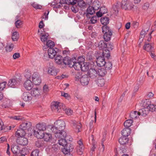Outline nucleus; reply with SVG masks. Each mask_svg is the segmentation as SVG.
<instances>
[{"instance_id":"obj_1","label":"nucleus","mask_w":156,"mask_h":156,"mask_svg":"<svg viewBox=\"0 0 156 156\" xmlns=\"http://www.w3.org/2000/svg\"><path fill=\"white\" fill-rule=\"evenodd\" d=\"M55 45L54 42L51 40H48L46 42V46L49 48L48 50V55L50 58H53L58 50L57 48H53Z\"/></svg>"},{"instance_id":"obj_2","label":"nucleus","mask_w":156,"mask_h":156,"mask_svg":"<svg viewBox=\"0 0 156 156\" xmlns=\"http://www.w3.org/2000/svg\"><path fill=\"white\" fill-rule=\"evenodd\" d=\"M153 102L151 103L149 99H144L141 102V104L143 107L147 108L149 111L154 112L156 111V98L153 100Z\"/></svg>"},{"instance_id":"obj_3","label":"nucleus","mask_w":156,"mask_h":156,"mask_svg":"<svg viewBox=\"0 0 156 156\" xmlns=\"http://www.w3.org/2000/svg\"><path fill=\"white\" fill-rule=\"evenodd\" d=\"M102 31L104 35V38L105 41L110 40L112 34V32L110 28L107 26H103L102 27Z\"/></svg>"},{"instance_id":"obj_4","label":"nucleus","mask_w":156,"mask_h":156,"mask_svg":"<svg viewBox=\"0 0 156 156\" xmlns=\"http://www.w3.org/2000/svg\"><path fill=\"white\" fill-rule=\"evenodd\" d=\"M121 5L122 9L125 10H131L134 8V6L132 2L128 0H122Z\"/></svg>"},{"instance_id":"obj_5","label":"nucleus","mask_w":156,"mask_h":156,"mask_svg":"<svg viewBox=\"0 0 156 156\" xmlns=\"http://www.w3.org/2000/svg\"><path fill=\"white\" fill-rule=\"evenodd\" d=\"M58 144L60 145H61L64 147L65 150L67 151H69V152L72 151L73 147L70 146V147H68L67 142L66 140V138H62L59 139L58 140Z\"/></svg>"},{"instance_id":"obj_6","label":"nucleus","mask_w":156,"mask_h":156,"mask_svg":"<svg viewBox=\"0 0 156 156\" xmlns=\"http://www.w3.org/2000/svg\"><path fill=\"white\" fill-rule=\"evenodd\" d=\"M119 141L121 145L125 146L127 147H129L132 144L131 141H129L127 137L121 136L119 138Z\"/></svg>"},{"instance_id":"obj_7","label":"nucleus","mask_w":156,"mask_h":156,"mask_svg":"<svg viewBox=\"0 0 156 156\" xmlns=\"http://www.w3.org/2000/svg\"><path fill=\"white\" fill-rule=\"evenodd\" d=\"M106 46H107L106 48L105 52H103V56H105L108 59L110 56L109 52L110 50H112L113 49V45L112 43H106Z\"/></svg>"},{"instance_id":"obj_8","label":"nucleus","mask_w":156,"mask_h":156,"mask_svg":"<svg viewBox=\"0 0 156 156\" xmlns=\"http://www.w3.org/2000/svg\"><path fill=\"white\" fill-rule=\"evenodd\" d=\"M33 83L35 85H39L41 82V79L39 73L34 72L32 76Z\"/></svg>"},{"instance_id":"obj_9","label":"nucleus","mask_w":156,"mask_h":156,"mask_svg":"<svg viewBox=\"0 0 156 156\" xmlns=\"http://www.w3.org/2000/svg\"><path fill=\"white\" fill-rule=\"evenodd\" d=\"M62 103L58 102H54L51 103V108L52 111L59 112L61 109V105Z\"/></svg>"},{"instance_id":"obj_10","label":"nucleus","mask_w":156,"mask_h":156,"mask_svg":"<svg viewBox=\"0 0 156 156\" xmlns=\"http://www.w3.org/2000/svg\"><path fill=\"white\" fill-rule=\"evenodd\" d=\"M76 61V59L75 58H70L68 57H66L62 59V63H63L65 65H68L69 67L72 66L71 65L74 61Z\"/></svg>"},{"instance_id":"obj_11","label":"nucleus","mask_w":156,"mask_h":156,"mask_svg":"<svg viewBox=\"0 0 156 156\" xmlns=\"http://www.w3.org/2000/svg\"><path fill=\"white\" fill-rule=\"evenodd\" d=\"M78 145L76 147L77 152L78 154L81 155L83 153L84 146L81 139L77 141Z\"/></svg>"},{"instance_id":"obj_12","label":"nucleus","mask_w":156,"mask_h":156,"mask_svg":"<svg viewBox=\"0 0 156 156\" xmlns=\"http://www.w3.org/2000/svg\"><path fill=\"white\" fill-rule=\"evenodd\" d=\"M19 81L16 78L11 79L9 80L7 85L9 87L15 88L19 84Z\"/></svg>"},{"instance_id":"obj_13","label":"nucleus","mask_w":156,"mask_h":156,"mask_svg":"<svg viewBox=\"0 0 156 156\" xmlns=\"http://www.w3.org/2000/svg\"><path fill=\"white\" fill-rule=\"evenodd\" d=\"M55 125L56 126V127L58 129L59 131L64 130L65 126V122L61 120H58L56 122H55Z\"/></svg>"},{"instance_id":"obj_14","label":"nucleus","mask_w":156,"mask_h":156,"mask_svg":"<svg viewBox=\"0 0 156 156\" xmlns=\"http://www.w3.org/2000/svg\"><path fill=\"white\" fill-rule=\"evenodd\" d=\"M105 57H106L103 56V53L102 52V56H99L97 58L96 63L98 66L101 67L105 65L106 62L105 60Z\"/></svg>"},{"instance_id":"obj_15","label":"nucleus","mask_w":156,"mask_h":156,"mask_svg":"<svg viewBox=\"0 0 156 156\" xmlns=\"http://www.w3.org/2000/svg\"><path fill=\"white\" fill-rule=\"evenodd\" d=\"M16 142L18 144L22 146L27 145L28 143V139L24 136L18 137L16 140Z\"/></svg>"},{"instance_id":"obj_16","label":"nucleus","mask_w":156,"mask_h":156,"mask_svg":"<svg viewBox=\"0 0 156 156\" xmlns=\"http://www.w3.org/2000/svg\"><path fill=\"white\" fill-rule=\"evenodd\" d=\"M22 98L25 101H29L32 100L33 97L30 93L29 92H26L22 94Z\"/></svg>"},{"instance_id":"obj_17","label":"nucleus","mask_w":156,"mask_h":156,"mask_svg":"<svg viewBox=\"0 0 156 156\" xmlns=\"http://www.w3.org/2000/svg\"><path fill=\"white\" fill-rule=\"evenodd\" d=\"M90 80V78L87 75H84L82 76L80 79V82L82 85H87L88 84Z\"/></svg>"},{"instance_id":"obj_18","label":"nucleus","mask_w":156,"mask_h":156,"mask_svg":"<svg viewBox=\"0 0 156 156\" xmlns=\"http://www.w3.org/2000/svg\"><path fill=\"white\" fill-rule=\"evenodd\" d=\"M143 49L147 51L152 52L154 50L153 45L151 43H149L145 42L143 46Z\"/></svg>"},{"instance_id":"obj_19","label":"nucleus","mask_w":156,"mask_h":156,"mask_svg":"<svg viewBox=\"0 0 156 156\" xmlns=\"http://www.w3.org/2000/svg\"><path fill=\"white\" fill-rule=\"evenodd\" d=\"M30 92L32 97H38L40 95L41 90L38 88H34L31 90Z\"/></svg>"},{"instance_id":"obj_20","label":"nucleus","mask_w":156,"mask_h":156,"mask_svg":"<svg viewBox=\"0 0 156 156\" xmlns=\"http://www.w3.org/2000/svg\"><path fill=\"white\" fill-rule=\"evenodd\" d=\"M73 127L75 132L78 133L80 132V129L81 127V124L80 122L75 121H73L72 123Z\"/></svg>"},{"instance_id":"obj_21","label":"nucleus","mask_w":156,"mask_h":156,"mask_svg":"<svg viewBox=\"0 0 156 156\" xmlns=\"http://www.w3.org/2000/svg\"><path fill=\"white\" fill-rule=\"evenodd\" d=\"M107 9L104 6L101 7L99 11L96 12L97 16L98 17H101L103 14L107 12Z\"/></svg>"},{"instance_id":"obj_22","label":"nucleus","mask_w":156,"mask_h":156,"mask_svg":"<svg viewBox=\"0 0 156 156\" xmlns=\"http://www.w3.org/2000/svg\"><path fill=\"white\" fill-rule=\"evenodd\" d=\"M23 85L25 89L27 90H30L33 87V84L30 80H27L25 82Z\"/></svg>"},{"instance_id":"obj_23","label":"nucleus","mask_w":156,"mask_h":156,"mask_svg":"<svg viewBox=\"0 0 156 156\" xmlns=\"http://www.w3.org/2000/svg\"><path fill=\"white\" fill-rule=\"evenodd\" d=\"M67 136L66 132L64 130L59 131L58 133L55 134V136L58 139L63 138H66Z\"/></svg>"},{"instance_id":"obj_24","label":"nucleus","mask_w":156,"mask_h":156,"mask_svg":"<svg viewBox=\"0 0 156 156\" xmlns=\"http://www.w3.org/2000/svg\"><path fill=\"white\" fill-rule=\"evenodd\" d=\"M31 126V123L30 122H23L20 126V127L26 131V130H28Z\"/></svg>"},{"instance_id":"obj_25","label":"nucleus","mask_w":156,"mask_h":156,"mask_svg":"<svg viewBox=\"0 0 156 156\" xmlns=\"http://www.w3.org/2000/svg\"><path fill=\"white\" fill-rule=\"evenodd\" d=\"M34 135L38 139H42L43 138L44 132L38 130H34L33 131Z\"/></svg>"},{"instance_id":"obj_26","label":"nucleus","mask_w":156,"mask_h":156,"mask_svg":"<svg viewBox=\"0 0 156 156\" xmlns=\"http://www.w3.org/2000/svg\"><path fill=\"white\" fill-rule=\"evenodd\" d=\"M90 77L93 79L95 78L97 76V71L94 69H90L88 72Z\"/></svg>"},{"instance_id":"obj_27","label":"nucleus","mask_w":156,"mask_h":156,"mask_svg":"<svg viewBox=\"0 0 156 156\" xmlns=\"http://www.w3.org/2000/svg\"><path fill=\"white\" fill-rule=\"evenodd\" d=\"M16 134L18 137L24 136L26 134V131L19 127V128L17 130Z\"/></svg>"},{"instance_id":"obj_28","label":"nucleus","mask_w":156,"mask_h":156,"mask_svg":"<svg viewBox=\"0 0 156 156\" xmlns=\"http://www.w3.org/2000/svg\"><path fill=\"white\" fill-rule=\"evenodd\" d=\"M144 108L139 110V114L144 116H146L148 113L149 110L147 108L143 107Z\"/></svg>"},{"instance_id":"obj_29","label":"nucleus","mask_w":156,"mask_h":156,"mask_svg":"<svg viewBox=\"0 0 156 156\" xmlns=\"http://www.w3.org/2000/svg\"><path fill=\"white\" fill-rule=\"evenodd\" d=\"M106 43L103 41H101L98 43V47L100 50H102L103 52H105L106 48Z\"/></svg>"},{"instance_id":"obj_30","label":"nucleus","mask_w":156,"mask_h":156,"mask_svg":"<svg viewBox=\"0 0 156 156\" xmlns=\"http://www.w3.org/2000/svg\"><path fill=\"white\" fill-rule=\"evenodd\" d=\"M131 130L130 128H125L122 131V136L127 137L130 133Z\"/></svg>"},{"instance_id":"obj_31","label":"nucleus","mask_w":156,"mask_h":156,"mask_svg":"<svg viewBox=\"0 0 156 156\" xmlns=\"http://www.w3.org/2000/svg\"><path fill=\"white\" fill-rule=\"evenodd\" d=\"M100 21L103 26H107V25L109 23V19L108 16L102 17L100 19Z\"/></svg>"},{"instance_id":"obj_32","label":"nucleus","mask_w":156,"mask_h":156,"mask_svg":"<svg viewBox=\"0 0 156 156\" xmlns=\"http://www.w3.org/2000/svg\"><path fill=\"white\" fill-rule=\"evenodd\" d=\"M88 1L86 3L85 2L83 1H80V2L78 3L79 5L82 8H85L87 7V5H90L91 4L92 0H88Z\"/></svg>"},{"instance_id":"obj_33","label":"nucleus","mask_w":156,"mask_h":156,"mask_svg":"<svg viewBox=\"0 0 156 156\" xmlns=\"http://www.w3.org/2000/svg\"><path fill=\"white\" fill-rule=\"evenodd\" d=\"M46 126L45 124L39 123L36 126L37 130L44 131L46 130Z\"/></svg>"},{"instance_id":"obj_34","label":"nucleus","mask_w":156,"mask_h":156,"mask_svg":"<svg viewBox=\"0 0 156 156\" xmlns=\"http://www.w3.org/2000/svg\"><path fill=\"white\" fill-rule=\"evenodd\" d=\"M100 2L98 0H96L93 2L91 6L94 10L96 11L100 8Z\"/></svg>"},{"instance_id":"obj_35","label":"nucleus","mask_w":156,"mask_h":156,"mask_svg":"<svg viewBox=\"0 0 156 156\" xmlns=\"http://www.w3.org/2000/svg\"><path fill=\"white\" fill-rule=\"evenodd\" d=\"M72 66L70 67H73L76 70H80L81 67V64L78 62H76V61L71 65Z\"/></svg>"},{"instance_id":"obj_36","label":"nucleus","mask_w":156,"mask_h":156,"mask_svg":"<svg viewBox=\"0 0 156 156\" xmlns=\"http://www.w3.org/2000/svg\"><path fill=\"white\" fill-rule=\"evenodd\" d=\"M89 63L87 62H83L81 64V70L82 71L86 72L89 69Z\"/></svg>"},{"instance_id":"obj_37","label":"nucleus","mask_w":156,"mask_h":156,"mask_svg":"<svg viewBox=\"0 0 156 156\" xmlns=\"http://www.w3.org/2000/svg\"><path fill=\"white\" fill-rule=\"evenodd\" d=\"M60 3L63 4H67L68 5H74L75 4V2H74V0H60Z\"/></svg>"},{"instance_id":"obj_38","label":"nucleus","mask_w":156,"mask_h":156,"mask_svg":"<svg viewBox=\"0 0 156 156\" xmlns=\"http://www.w3.org/2000/svg\"><path fill=\"white\" fill-rule=\"evenodd\" d=\"M139 115V112L136 111H132L130 114V117L132 120L137 118Z\"/></svg>"},{"instance_id":"obj_39","label":"nucleus","mask_w":156,"mask_h":156,"mask_svg":"<svg viewBox=\"0 0 156 156\" xmlns=\"http://www.w3.org/2000/svg\"><path fill=\"white\" fill-rule=\"evenodd\" d=\"M95 11L91 6H89L87 10L86 16L87 17L89 15H93L95 12Z\"/></svg>"},{"instance_id":"obj_40","label":"nucleus","mask_w":156,"mask_h":156,"mask_svg":"<svg viewBox=\"0 0 156 156\" xmlns=\"http://www.w3.org/2000/svg\"><path fill=\"white\" fill-rule=\"evenodd\" d=\"M98 74L100 76H103L107 73L106 69L102 68L99 69L97 71Z\"/></svg>"},{"instance_id":"obj_41","label":"nucleus","mask_w":156,"mask_h":156,"mask_svg":"<svg viewBox=\"0 0 156 156\" xmlns=\"http://www.w3.org/2000/svg\"><path fill=\"white\" fill-rule=\"evenodd\" d=\"M48 73L51 75L55 76L57 74V72L56 70L54 67L49 68L48 70Z\"/></svg>"},{"instance_id":"obj_42","label":"nucleus","mask_w":156,"mask_h":156,"mask_svg":"<svg viewBox=\"0 0 156 156\" xmlns=\"http://www.w3.org/2000/svg\"><path fill=\"white\" fill-rule=\"evenodd\" d=\"M62 57L60 55H57L55 58V60L56 62L58 64H61L62 63Z\"/></svg>"},{"instance_id":"obj_43","label":"nucleus","mask_w":156,"mask_h":156,"mask_svg":"<svg viewBox=\"0 0 156 156\" xmlns=\"http://www.w3.org/2000/svg\"><path fill=\"white\" fill-rule=\"evenodd\" d=\"M19 38V34L16 31L13 32L12 34V39L13 41H17Z\"/></svg>"},{"instance_id":"obj_44","label":"nucleus","mask_w":156,"mask_h":156,"mask_svg":"<svg viewBox=\"0 0 156 156\" xmlns=\"http://www.w3.org/2000/svg\"><path fill=\"white\" fill-rule=\"evenodd\" d=\"M12 151L14 154H16L20 151V147L17 145H15L12 147Z\"/></svg>"},{"instance_id":"obj_45","label":"nucleus","mask_w":156,"mask_h":156,"mask_svg":"<svg viewBox=\"0 0 156 156\" xmlns=\"http://www.w3.org/2000/svg\"><path fill=\"white\" fill-rule=\"evenodd\" d=\"M133 121L132 119L126 120L124 123V126L126 128H129L133 123Z\"/></svg>"},{"instance_id":"obj_46","label":"nucleus","mask_w":156,"mask_h":156,"mask_svg":"<svg viewBox=\"0 0 156 156\" xmlns=\"http://www.w3.org/2000/svg\"><path fill=\"white\" fill-rule=\"evenodd\" d=\"M10 100L6 99L5 100H4L2 106L4 108H6L10 105Z\"/></svg>"},{"instance_id":"obj_47","label":"nucleus","mask_w":156,"mask_h":156,"mask_svg":"<svg viewBox=\"0 0 156 156\" xmlns=\"http://www.w3.org/2000/svg\"><path fill=\"white\" fill-rule=\"evenodd\" d=\"M44 137L43 138H44V140L46 141H49L51 138L52 136L51 134L49 133H44L43 135Z\"/></svg>"},{"instance_id":"obj_48","label":"nucleus","mask_w":156,"mask_h":156,"mask_svg":"<svg viewBox=\"0 0 156 156\" xmlns=\"http://www.w3.org/2000/svg\"><path fill=\"white\" fill-rule=\"evenodd\" d=\"M105 66V69L106 70H110L112 67V64L111 62H106L105 65L104 66Z\"/></svg>"},{"instance_id":"obj_49","label":"nucleus","mask_w":156,"mask_h":156,"mask_svg":"<svg viewBox=\"0 0 156 156\" xmlns=\"http://www.w3.org/2000/svg\"><path fill=\"white\" fill-rule=\"evenodd\" d=\"M49 34L48 33H45L42 35L41 40L42 42H45L47 41L48 39V38Z\"/></svg>"},{"instance_id":"obj_50","label":"nucleus","mask_w":156,"mask_h":156,"mask_svg":"<svg viewBox=\"0 0 156 156\" xmlns=\"http://www.w3.org/2000/svg\"><path fill=\"white\" fill-rule=\"evenodd\" d=\"M23 24L22 21L20 20H17L15 21V25L16 27L17 28H20Z\"/></svg>"},{"instance_id":"obj_51","label":"nucleus","mask_w":156,"mask_h":156,"mask_svg":"<svg viewBox=\"0 0 156 156\" xmlns=\"http://www.w3.org/2000/svg\"><path fill=\"white\" fill-rule=\"evenodd\" d=\"M146 34V32L142 30L140 32V35L141 36V38H140L139 41H140V44L141 43V41H143V38L144 37L145 35Z\"/></svg>"},{"instance_id":"obj_52","label":"nucleus","mask_w":156,"mask_h":156,"mask_svg":"<svg viewBox=\"0 0 156 156\" xmlns=\"http://www.w3.org/2000/svg\"><path fill=\"white\" fill-rule=\"evenodd\" d=\"M32 5L33 7L36 9H41L42 8V6L41 5H39L35 2L33 3Z\"/></svg>"},{"instance_id":"obj_53","label":"nucleus","mask_w":156,"mask_h":156,"mask_svg":"<svg viewBox=\"0 0 156 156\" xmlns=\"http://www.w3.org/2000/svg\"><path fill=\"white\" fill-rule=\"evenodd\" d=\"M150 6L149 3L146 2L144 3L142 6V8L144 10H147Z\"/></svg>"},{"instance_id":"obj_54","label":"nucleus","mask_w":156,"mask_h":156,"mask_svg":"<svg viewBox=\"0 0 156 156\" xmlns=\"http://www.w3.org/2000/svg\"><path fill=\"white\" fill-rule=\"evenodd\" d=\"M14 45L13 44H11L7 46L6 47V50L7 51L10 52L13 49Z\"/></svg>"},{"instance_id":"obj_55","label":"nucleus","mask_w":156,"mask_h":156,"mask_svg":"<svg viewBox=\"0 0 156 156\" xmlns=\"http://www.w3.org/2000/svg\"><path fill=\"white\" fill-rule=\"evenodd\" d=\"M39 151L38 149H35L33 151L31 154V156H38Z\"/></svg>"},{"instance_id":"obj_56","label":"nucleus","mask_w":156,"mask_h":156,"mask_svg":"<svg viewBox=\"0 0 156 156\" xmlns=\"http://www.w3.org/2000/svg\"><path fill=\"white\" fill-rule=\"evenodd\" d=\"M51 130L53 133H54L55 135L56 133H58L59 132L58 129L57 128L56 126H55H55L51 127Z\"/></svg>"},{"instance_id":"obj_57","label":"nucleus","mask_w":156,"mask_h":156,"mask_svg":"<svg viewBox=\"0 0 156 156\" xmlns=\"http://www.w3.org/2000/svg\"><path fill=\"white\" fill-rule=\"evenodd\" d=\"M7 83L6 82H4L0 83V91L2 90L5 88Z\"/></svg>"},{"instance_id":"obj_58","label":"nucleus","mask_w":156,"mask_h":156,"mask_svg":"<svg viewBox=\"0 0 156 156\" xmlns=\"http://www.w3.org/2000/svg\"><path fill=\"white\" fill-rule=\"evenodd\" d=\"M31 76V73L30 71L27 70L26 71L24 74L25 77L27 79H29L30 78Z\"/></svg>"},{"instance_id":"obj_59","label":"nucleus","mask_w":156,"mask_h":156,"mask_svg":"<svg viewBox=\"0 0 156 156\" xmlns=\"http://www.w3.org/2000/svg\"><path fill=\"white\" fill-rule=\"evenodd\" d=\"M49 90V87L47 85L45 84L43 87V91L44 93H48Z\"/></svg>"},{"instance_id":"obj_60","label":"nucleus","mask_w":156,"mask_h":156,"mask_svg":"<svg viewBox=\"0 0 156 156\" xmlns=\"http://www.w3.org/2000/svg\"><path fill=\"white\" fill-rule=\"evenodd\" d=\"M90 23L92 24L96 23L97 22V17L96 16H94L91 17L90 20Z\"/></svg>"},{"instance_id":"obj_61","label":"nucleus","mask_w":156,"mask_h":156,"mask_svg":"<svg viewBox=\"0 0 156 156\" xmlns=\"http://www.w3.org/2000/svg\"><path fill=\"white\" fill-rule=\"evenodd\" d=\"M35 144L36 146L38 147H40L43 146V144L41 140H38L36 141Z\"/></svg>"},{"instance_id":"obj_62","label":"nucleus","mask_w":156,"mask_h":156,"mask_svg":"<svg viewBox=\"0 0 156 156\" xmlns=\"http://www.w3.org/2000/svg\"><path fill=\"white\" fill-rule=\"evenodd\" d=\"M85 61V59L83 56L79 57L78 58V62L80 64H82Z\"/></svg>"},{"instance_id":"obj_63","label":"nucleus","mask_w":156,"mask_h":156,"mask_svg":"<svg viewBox=\"0 0 156 156\" xmlns=\"http://www.w3.org/2000/svg\"><path fill=\"white\" fill-rule=\"evenodd\" d=\"M61 95L65 97L68 100H69L70 98L69 95L68 93L62 92V93Z\"/></svg>"},{"instance_id":"obj_64","label":"nucleus","mask_w":156,"mask_h":156,"mask_svg":"<svg viewBox=\"0 0 156 156\" xmlns=\"http://www.w3.org/2000/svg\"><path fill=\"white\" fill-rule=\"evenodd\" d=\"M146 95L147 98H151L153 97L154 96V94L152 92L149 91L147 93Z\"/></svg>"}]
</instances>
